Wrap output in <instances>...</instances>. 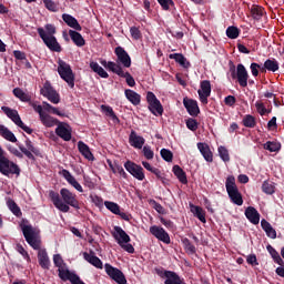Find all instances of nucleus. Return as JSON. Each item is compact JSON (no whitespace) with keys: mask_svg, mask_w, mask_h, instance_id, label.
I'll use <instances>...</instances> for the list:
<instances>
[{"mask_svg":"<svg viewBox=\"0 0 284 284\" xmlns=\"http://www.w3.org/2000/svg\"><path fill=\"white\" fill-rule=\"evenodd\" d=\"M20 227L30 247L38 251V263L40 267H42V270H50V256H48L45 248H41V237H39L34 227L28 224H21Z\"/></svg>","mask_w":284,"mask_h":284,"instance_id":"obj_1","label":"nucleus"},{"mask_svg":"<svg viewBox=\"0 0 284 284\" xmlns=\"http://www.w3.org/2000/svg\"><path fill=\"white\" fill-rule=\"evenodd\" d=\"M49 199L54 207L64 214L70 212V207L81 210V204L79 203L77 195L67 187L61 189L60 194L57 191H49Z\"/></svg>","mask_w":284,"mask_h":284,"instance_id":"obj_2","label":"nucleus"},{"mask_svg":"<svg viewBox=\"0 0 284 284\" xmlns=\"http://www.w3.org/2000/svg\"><path fill=\"white\" fill-rule=\"evenodd\" d=\"M17 145L20 151L17 148L12 146L11 144H9L7 149L11 154H13V156H17L18 159H23L24 154V156H27L29 161H37V158L34 156H39L41 154L39 148L34 146V143H32L30 139H27L24 141L26 146L21 143H18Z\"/></svg>","mask_w":284,"mask_h":284,"instance_id":"obj_3","label":"nucleus"},{"mask_svg":"<svg viewBox=\"0 0 284 284\" xmlns=\"http://www.w3.org/2000/svg\"><path fill=\"white\" fill-rule=\"evenodd\" d=\"M225 189L229 194V199L234 205H243V195L241 191H239V186H236V178L234 175H229L225 182Z\"/></svg>","mask_w":284,"mask_h":284,"instance_id":"obj_4","label":"nucleus"},{"mask_svg":"<svg viewBox=\"0 0 284 284\" xmlns=\"http://www.w3.org/2000/svg\"><path fill=\"white\" fill-rule=\"evenodd\" d=\"M0 172L4 176H10V174H21V169L17 163L8 160V158L3 156V149L0 146Z\"/></svg>","mask_w":284,"mask_h":284,"instance_id":"obj_5","label":"nucleus"},{"mask_svg":"<svg viewBox=\"0 0 284 284\" xmlns=\"http://www.w3.org/2000/svg\"><path fill=\"white\" fill-rule=\"evenodd\" d=\"M230 72L232 79H237L239 85L241 88H247V79H250V73H247V69H245V65H243L242 63L237 64V67L232 64L230 67Z\"/></svg>","mask_w":284,"mask_h":284,"instance_id":"obj_6","label":"nucleus"},{"mask_svg":"<svg viewBox=\"0 0 284 284\" xmlns=\"http://www.w3.org/2000/svg\"><path fill=\"white\" fill-rule=\"evenodd\" d=\"M58 73L60 78L68 83L69 88H74V72L68 62L63 60L58 61Z\"/></svg>","mask_w":284,"mask_h":284,"instance_id":"obj_7","label":"nucleus"},{"mask_svg":"<svg viewBox=\"0 0 284 284\" xmlns=\"http://www.w3.org/2000/svg\"><path fill=\"white\" fill-rule=\"evenodd\" d=\"M2 112L8 116V119H11L18 128L23 130L27 134H32L34 130L30 129V126L26 125L23 121L21 120V116L19 115V111L11 109L10 106H1Z\"/></svg>","mask_w":284,"mask_h":284,"instance_id":"obj_8","label":"nucleus"},{"mask_svg":"<svg viewBox=\"0 0 284 284\" xmlns=\"http://www.w3.org/2000/svg\"><path fill=\"white\" fill-rule=\"evenodd\" d=\"M38 34L40 39H42L44 45L51 51V52H62L63 48H61V44L57 40V37L50 36L48 37V33H45V30L43 28H38Z\"/></svg>","mask_w":284,"mask_h":284,"instance_id":"obj_9","label":"nucleus"},{"mask_svg":"<svg viewBox=\"0 0 284 284\" xmlns=\"http://www.w3.org/2000/svg\"><path fill=\"white\" fill-rule=\"evenodd\" d=\"M155 273L160 278H165L164 284H187L185 280L181 278L174 271H168L165 268H155Z\"/></svg>","mask_w":284,"mask_h":284,"instance_id":"obj_10","label":"nucleus"},{"mask_svg":"<svg viewBox=\"0 0 284 284\" xmlns=\"http://www.w3.org/2000/svg\"><path fill=\"white\" fill-rule=\"evenodd\" d=\"M146 103L149 104V110L154 116H163V104L154 92L149 91L146 93Z\"/></svg>","mask_w":284,"mask_h":284,"instance_id":"obj_11","label":"nucleus"},{"mask_svg":"<svg viewBox=\"0 0 284 284\" xmlns=\"http://www.w3.org/2000/svg\"><path fill=\"white\" fill-rule=\"evenodd\" d=\"M104 270L108 276L112 278V281H115L118 284H125L128 283V280L125 278V274L121 272V270L112 266L111 264H104Z\"/></svg>","mask_w":284,"mask_h":284,"instance_id":"obj_12","label":"nucleus"},{"mask_svg":"<svg viewBox=\"0 0 284 284\" xmlns=\"http://www.w3.org/2000/svg\"><path fill=\"white\" fill-rule=\"evenodd\" d=\"M104 270L108 276L112 278V281H115L118 284H125L128 283V280L125 278V274L121 272V270L112 266L111 264H104Z\"/></svg>","mask_w":284,"mask_h":284,"instance_id":"obj_13","label":"nucleus"},{"mask_svg":"<svg viewBox=\"0 0 284 284\" xmlns=\"http://www.w3.org/2000/svg\"><path fill=\"white\" fill-rule=\"evenodd\" d=\"M104 270L108 276L112 278V281H115L118 284H125L128 283V280L125 278V274L121 272V270L112 266L111 264H104Z\"/></svg>","mask_w":284,"mask_h":284,"instance_id":"obj_14","label":"nucleus"},{"mask_svg":"<svg viewBox=\"0 0 284 284\" xmlns=\"http://www.w3.org/2000/svg\"><path fill=\"white\" fill-rule=\"evenodd\" d=\"M40 94L45 97V99H48L51 103L58 104L61 102V98L49 81L44 82L43 88L40 90Z\"/></svg>","mask_w":284,"mask_h":284,"instance_id":"obj_15","label":"nucleus"},{"mask_svg":"<svg viewBox=\"0 0 284 284\" xmlns=\"http://www.w3.org/2000/svg\"><path fill=\"white\" fill-rule=\"evenodd\" d=\"M124 168L129 174H132L138 181H143L145 179V173H143V168L130 160L124 163Z\"/></svg>","mask_w":284,"mask_h":284,"instance_id":"obj_16","label":"nucleus"},{"mask_svg":"<svg viewBox=\"0 0 284 284\" xmlns=\"http://www.w3.org/2000/svg\"><path fill=\"white\" fill-rule=\"evenodd\" d=\"M150 233L152 234V236L158 239V241L165 243V245H170V243L172 242L170 240V234L162 226H156V225L151 226Z\"/></svg>","mask_w":284,"mask_h":284,"instance_id":"obj_17","label":"nucleus"},{"mask_svg":"<svg viewBox=\"0 0 284 284\" xmlns=\"http://www.w3.org/2000/svg\"><path fill=\"white\" fill-rule=\"evenodd\" d=\"M114 54L118 57V61L123 65V68H131L132 58L123 47H116L114 49Z\"/></svg>","mask_w":284,"mask_h":284,"instance_id":"obj_18","label":"nucleus"},{"mask_svg":"<svg viewBox=\"0 0 284 284\" xmlns=\"http://www.w3.org/2000/svg\"><path fill=\"white\" fill-rule=\"evenodd\" d=\"M112 232L113 239L116 241L120 245H125L130 243L131 239L130 235L121 226H114Z\"/></svg>","mask_w":284,"mask_h":284,"instance_id":"obj_19","label":"nucleus"},{"mask_svg":"<svg viewBox=\"0 0 284 284\" xmlns=\"http://www.w3.org/2000/svg\"><path fill=\"white\" fill-rule=\"evenodd\" d=\"M183 105L190 116H199L201 114V109H199V102L196 100L184 98Z\"/></svg>","mask_w":284,"mask_h":284,"instance_id":"obj_20","label":"nucleus"},{"mask_svg":"<svg viewBox=\"0 0 284 284\" xmlns=\"http://www.w3.org/2000/svg\"><path fill=\"white\" fill-rule=\"evenodd\" d=\"M55 134L63 141H72V129H70V126L63 125L61 122L55 129Z\"/></svg>","mask_w":284,"mask_h":284,"instance_id":"obj_21","label":"nucleus"},{"mask_svg":"<svg viewBox=\"0 0 284 284\" xmlns=\"http://www.w3.org/2000/svg\"><path fill=\"white\" fill-rule=\"evenodd\" d=\"M60 174H62L63 179H65V181L68 182L69 185H72V187H74V190H77L78 192H83V186H81V184L79 183V181H77V179L73 176L72 173H70V171L63 169Z\"/></svg>","mask_w":284,"mask_h":284,"instance_id":"obj_22","label":"nucleus"},{"mask_svg":"<svg viewBox=\"0 0 284 284\" xmlns=\"http://www.w3.org/2000/svg\"><path fill=\"white\" fill-rule=\"evenodd\" d=\"M129 143L132 148H135L136 150L143 149V145H145V138L138 135L136 131H131L129 135Z\"/></svg>","mask_w":284,"mask_h":284,"instance_id":"obj_23","label":"nucleus"},{"mask_svg":"<svg viewBox=\"0 0 284 284\" xmlns=\"http://www.w3.org/2000/svg\"><path fill=\"white\" fill-rule=\"evenodd\" d=\"M83 258L87 261V263H90V265H93V267H97L98 270H103V262L99 256L94 254L93 251H90V253L84 252Z\"/></svg>","mask_w":284,"mask_h":284,"instance_id":"obj_24","label":"nucleus"},{"mask_svg":"<svg viewBox=\"0 0 284 284\" xmlns=\"http://www.w3.org/2000/svg\"><path fill=\"white\" fill-rule=\"evenodd\" d=\"M197 150L201 152L203 159L207 163H212V161H214V153H212V150L207 143L199 142Z\"/></svg>","mask_w":284,"mask_h":284,"instance_id":"obj_25","label":"nucleus"},{"mask_svg":"<svg viewBox=\"0 0 284 284\" xmlns=\"http://www.w3.org/2000/svg\"><path fill=\"white\" fill-rule=\"evenodd\" d=\"M244 214L253 225H258V223H261V213H258L254 206L246 207Z\"/></svg>","mask_w":284,"mask_h":284,"instance_id":"obj_26","label":"nucleus"},{"mask_svg":"<svg viewBox=\"0 0 284 284\" xmlns=\"http://www.w3.org/2000/svg\"><path fill=\"white\" fill-rule=\"evenodd\" d=\"M101 65L105 68L109 72H113V74H120L123 72V67L121 64H118L116 62L113 61H108L106 60H100Z\"/></svg>","mask_w":284,"mask_h":284,"instance_id":"obj_27","label":"nucleus"},{"mask_svg":"<svg viewBox=\"0 0 284 284\" xmlns=\"http://www.w3.org/2000/svg\"><path fill=\"white\" fill-rule=\"evenodd\" d=\"M62 20L64 21V23H67V26H69V28H72L78 32H81V30H83V28L79 23V20H77V18L72 17L71 14H68V13L62 14Z\"/></svg>","mask_w":284,"mask_h":284,"instance_id":"obj_28","label":"nucleus"},{"mask_svg":"<svg viewBox=\"0 0 284 284\" xmlns=\"http://www.w3.org/2000/svg\"><path fill=\"white\" fill-rule=\"evenodd\" d=\"M78 150L80 154L84 156V159H87L88 161H94V154H92V151H90V146H88V144H85L83 141L78 142Z\"/></svg>","mask_w":284,"mask_h":284,"instance_id":"obj_29","label":"nucleus"},{"mask_svg":"<svg viewBox=\"0 0 284 284\" xmlns=\"http://www.w3.org/2000/svg\"><path fill=\"white\" fill-rule=\"evenodd\" d=\"M40 121L44 128H54V125H59L61 121L59 119L53 118L52 115L44 113L41 118Z\"/></svg>","mask_w":284,"mask_h":284,"instance_id":"obj_30","label":"nucleus"},{"mask_svg":"<svg viewBox=\"0 0 284 284\" xmlns=\"http://www.w3.org/2000/svg\"><path fill=\"white\" fill-rule=\"evenodd\" d=\"M69 37L78 48H83V45H85V39H83V36H81L79 31L69 30Z\"/></svg>","mask_w":284,"mask_h":284,"instance_id":"obj_31","label":"nucleus"},{"mask_svg":"<svg viewBox=\"0 0 284 284\" xmlns=\"http://www.w3.org/2000/svg\"><path fill=\"white\" fill-rule=\"evenodd\" d=\"M124 94H125L128 101H130V103H132V105L141 104V94L136 93L134 90L126 89L124 91Z\"/></svg>","mask_w":284,"mask_h":284,"instance_id":"obj_32","label":"nucleus"},{"mask_svg":"<svg viewBox=\"0 0 284 284\" xmlns=\"http://www.w3.org/2000/svg\"><path fill=\"white\" fill-rule=\"evenodd\" d=\"M100 110L105 114V116L112 119L113 123H121V120L119 119V116H116V113H114V109H112V106L102 104L100 106Z\"/></svg>","mask_w":284,"mask_h":284,"instance_id":"obj_33","label":"nucleus"},{"mask_svg":"<svg viewBox=\"0 0 284 284\" xmlns=\"http://www.w3.org/2000/svg\"><path fill=\"white\" fill-rule=\"evenodd\" d=\"M0 136L6 139V141H10V143H17V136L14 133H12V131L4 125H0Z\"/></svg>","mask_w":284,"mask_h":284,"instance_id":"obj_34","label":"nucleus"},{"mask_svg":"<svg viewBox=\"0 0 284 284\" xmlns=\"http://www.w3.org/2000/svg\"><path fill=\"white\" fill-rule=\"evenodd\" d=\"M261 226H262V230H264L266 236H268V239H276V230L272 227V224H270L267 220L263 219L261 221Z\"/></svg>","mask_w":284,"mask_h":284,"instance_id":"obj_35","label":"nucleus"},{"mask_svg":"<svg viewBox=\"0 0 284 284\" xmlns=\"http://www.w3.org/2000/svg\"><path fill=\"white\" fill-rule=\"evenodd\" d=\"M173 174L182 185H187V174L179 165L173 166Z\"/></svg>","mask_w":284,"mask_h":284,"instance_id":"obj_36","label":"nucleus"},{"mask_svg":"<svg viewBox=\"0 0 284 284\" xmlns=\"http://www.w3.org/2000/svg\"><path fill=\"white\" fill-rule=\"evenodd\" d=\"M169 59H173L176 63H179L182 68H190V62L182 53H171Z\"/></svg>","mask_w":284,"mask_h":284,"instance_id":"obj_37","label":"nucleus"},{"mask_svg":"<svg viewBox=\"0 0 284 284\" xmlns=\"http://www.w3.org/2000/svg\"><path fill=\"white\" fill-rule=\"evenodd\" d=\"M90 68L95 74H99L101 79H109L110 74L106 73L105 69L103 67L99 65V62H90Z\"/></svg>","mask_w":284,"mask_h":284,"instance_id":"obj_38","label":"nucleus"},{"mask_svg":"<svg viewBox=\"0 0 284 284\" xmlns=\"http://www.w3.org/2000/svg\"><path fill=\"white\" fill-rule=\"evenodd\" d=\"M191 207V212L192 214H194V216H196V219H199V221H201V223H205V211L203 210V207L201 206H196L194 204H190Z\"/></svg>","mask_w":284,"mask_h":284,"instance_id":"obj_39","label":"nucleus"},{"mask_svg":"<svg viewBox=\"0 0 284 284\" xmlns=\"http://www.w3.org/2000/svg\"><path fill=\"white\" fill-rule=\"evenodd\" d=\"M13 95L17 99H20L23 103H30V101L32 100V97H30V94L22 91L21 88L13 89Z\"/></svg>","mask_w":284,"mask_h":284,"instance_id":"obj_40","label":"nucleus"},{"mask_svg":"<svg viewBox=\"0 0 284 284\" xmlns=\"http://www.w3.org/2000/svg\"><path fill=\"white\" fill-rule=\"evenodd\" d=\"M263 10H264L263 7L258 4H253L251 7V16L255 21H261V19H263V14H264Z\"/></svg>","mask_w":284,"mask_h":284,"instance_id":"obj_41","label":"nucleus"},{"mask_svg":"<svg viewBox=\"0 0 284 284\" xmlns=\"http://www.w3.org/2000/svg\"><path fill=\"white\" fill-rule=\"evenodd\" d=\"M267 251L272 255V258L274 260V262L277 263V265H280L281 267H284V261L278 254V252L276 251V248L272 247V245H268Z\"/></svg>","mask_w":284,"mask_h":284,"instance_id":"obj_42","label":"nucleus"},{"mask_svg":"<svg viewBox=\"0 0 284 284\" xmlns=\"http://www.w3.org/2000/svg\"><path fill=\"white\" fill-rule=\"evenodd\" d=\"M7 205L12 214H14V216H17L18 219L22 216L23 213L21 212V207H19L14 200H8Z\"/></svg>","mask_w":284,"mask_h":284,"instance_id":"obj_43","label":"nucleus"},{"mask_svg":"<svg viewBox=\"0 0 284 284\" xmlns=\"http://www.w3.org/2000/svg\"><path fill=\"white\" fill-rule=\"evenodd\" d=\"M200 90L197 91V93L201 94H212V83L210 82V80H203L200 83Z\"/></svg>","mask_w":284,"mask_h":284,"instance_id":"obj_44","label":"nucleus"},{"mask_svg":"<svg viewBox=\"0 0 284 284\" xmlns=\"http://www.w3.org/2000/svg\"><path fill=\"white\" fill-rule=\"evenodd\" d=\"M42 110H45V112H51V114H57V116H65V113L59 111V109L52 106L48 102H42Z\"/></svg>","mask_w":284,"mask_h":284,"instance_id":"obj_45","label":"nucleus"},{"mask_svg":"<svg viewBox=\"0 0 284 284\" xmlns=\"http://www.w3.org/2000/svg\"><path fill=\"white\" fill-rule=\"evenodd\" d=\"M265 68L268 72H278V61L276 59H267L265 62Z\"/></svg>","mask_w":284,"mask_h":284,"instance_id":"obj_46","label":"nucleus"},{"mask_svg":"<svg viewBox=\"0 0 284 284\" xmlns=\"http://www.w3.org/2000/svg\"><path fill=\"white\" fill-rule=\"evenodd\" d=\"M242 123H243L244 128H256V118H254L251 114H246L243 118Z\"/></svg>","mask_w":284,"mask_h":284,"instance_id":"obj_47","label":"nucleus"},{"mask_svg":"<svg viewBox=\"0 0 284 284\" xmlns=\"http://www.w3.org/2000/svg\"><path fill=\"white\" fill-rule=\"evenodd\" d=\"M119 77H121V79H125L126 84L130 88H134L136 85V81H134V77H132V74H130V72H124L122 70V72H121V74Z\"/></svg>","mask_w":284,"mask_h":284,"instance_id":"obj_48","label":"nucleus"},{"mask_svg":"<svg viewBox=\"0 0 284 284\" xmlns=\"http://www.w3.org/2000/svg\"><path fill=\"white\" fill-rule=\"evenodd\" d=\"M182 244L184 246V250L189 252L190 254H196V246L193 245L192 242H190V239L184 237L182 239Z\"/></svg>","mask_w":284,"mask_h":284,"instance_id":"obj_49","label":"nucleus"},{"mask_svg":"<svg viewBox=\"0 0 284 284\" xmlns=\"http://www.w3.org/2000/svg\"><path fill=\"white\" fill-rule=\"evenodd\" d=\"M276 187L274 186V183L270 181H264L262 184V191L264 194H274Z\"/></svg>","mask_w":284,"mask_h":284,"instance_id":"obj_50","label":"nucleus"},{"mask_svg":"<svg viewBox=\"0 0 284 284\" xmlns=\"http://www.w3.org/2000/svg\"><path fill=\"white\" fill-rule=\"evenodd\" d=\"M219 155L224 161V163H230V151L225 146H219Z\"/></svg>","mask_w":284,"mask_h":284,"instance_id":"obj_51","label":"nucleus"},{"mask_svg":"<svg viewBox=\"0 0 284 284\" xmlns=\"http://www.w3.org/2000/svg\"><path fill=\"white\" fill-rule=\"evenodd\" d=\"M104 206L106 207V210H109V212H112V214H119V212L121 211V206H119V204L114 202L105 201Z\"/></svg>","mask_w":284,"mask_h":284,"instance_id":"obj_52","label":"nucleus"},{"mask_svg":"<svg viewBox=\"0 0 284 284\" xmlns=\"http://www.w3.org/2000/svg\"><path fill=\"white\" fill-rule=\"evenodd\" d=\"M160 154H161L163 161H166V163H172V161L174 159V153H172V151H170L168 149H162L160 151Z\"/></svg>","mask_w":284,"mask_h":284,"instance_id":"obj_53","label":"nucleus"},{"mask_svg":"<svg viewBox=\"0 0 284 284\" xmlns=\"http://www.w3.org/2000/svg\"><path fill=\"white\" fill-rule=\"evenodd\" d=\"M264 150H268V152H278L281 151V143L268 141L264 144Z\"/></svg>","mask_w":284,"mask_h":284,"instance_id":"obj_54","label":"nucleus"},{"mask_svg":"<svg viewBox=\"0 0 284 284\" xmlns=\"http://www.w3.org/2000/svg\"><path fill=\"white\" fill-rule=\"evenodd\" d=\"M240 34L241 30H239L236 27H229L226 29V37H229V39H239Z\"/></svg>","mask_w":284,"mask_h":284,"instance_id":"obj_55","label":"nucleus"},{"mask_svg":"<svg viewBox=\"0 0 284 284\" xmlns=\"http://www.w3.org/2000/svg\"><path fill=\"white\" fill-rule=\"evenodd\" d=\"M112 172H113V174H120V176H122V179H128V173L125 172L123 166L121 164H119L118 162H114V169Z\"/></svg>","mask_w":284,"mask_h":284,"instance_id":"obj_56","label":"nucleus"},{"mask_svg":"<svg viewBox=\"0 0 284 284\" xmlns=\"http://www.w3.org/2000/svg\"><path fill=\"white\" fill-rule=\"evenodd\" d=\"M161 6L162 10H170V8H174V0H156Z\"/></svg>","mask_w":284,"mask_h":284,"instance_id":"obj_57","label":"nucleus"},{"mask_svg":"<svg viewBox=\"0 0 284 284\" xmlns=\"http://www.w3.org/2000/svg\"><path fill=\"white\" fill-rule=\"evenodd\" d=\"M44 32L47 34V37H54L57 34V27L54 24H45L44 26Z\"/></svg>","mask_w":284,"mask_h":284,"instance_id":"obj_58","label":"nucleus"},{"mask_svg":"<svg viewBox=\"0 0 284 284\" xmlns=\"http://www.w3.org/2000/svg\"><path fill=\"white\" fill-rule=\"evenodd\" d=\"M142 152L143 155L148 159V161H152V159H154V151H152V146L144 145Z\"/></svg>","mask_w":284,"mask_h":284,"instance_id":"obj_59","label":"nucleus"},{"mask_svg":"<svg viewBox=\"0 0 284 284\" xmlns=\"http://www.w3.org/2000/svg\"><path fill=\"white\" fill-rule=\"evenodd\" d=\"M186 128L187 130H191V132H196L199 130V122L192 118L186 120Z\"/></svg>","mask_w":284,"mask_h":284,"instance_id":"obj_60","label":"nucleus"},{"mask_svg":"<svg viewBox=\"0 0 284 284\" xmlns=\"http://www.w3.org/2000/svg\"><path fill=\"white\" fill-rule=\"evenodd\" d=\"M17 252H19V254H21V256H23V258H24V261H27V263H30V261H31L30 254H28V251H26L23 245L17 244Z\"/></svg>","mask_w":284,"mask_h":284,"instance_id":"obj_61","label":"nucleus"},{"mask_svg":"<svg viewBox=\"0 0 284 284\" xmlns=\"http://www.w3.org/2000/svg\"><path fill=\"white\" fill-rule=\"evenodd\" d=\"M130 33H131L132 39H134L135 41H139V39H141V37H142L141 30L139 29V27H131Z\"/></svg>","mask_w":284,"mask_h":284,"instance_id":"obj_62","label":"nucleus"},{"mask_svg":"<svg viewBox=\"0 0 284 284\" xmlns=\"http://www.w3.org/2000/svg\"><path fill=\"white\" fill-rule=\"evenodd\" d=\"M53 264L58 267V270L63 268V257H61V254L53 255Z\"/></svg>","mask_w":284,"mask_h":284,"instance_id":"obj_63","label":"nucleus"},{"mask_svg":"<svg viewBox=\"0 0 284 284\" xmlns=\"http://www.w3.org/2000/svg\"><path fill=\"white\" fill-rule=\"evenodd\" d=\"M43 3L47 8V10H50V12H57V3L52 0H43Z\"/></svg>","mask_w":284,"mask_h":284,"instance_id":"obj_64","label":"nucleus"}]
</instances>
